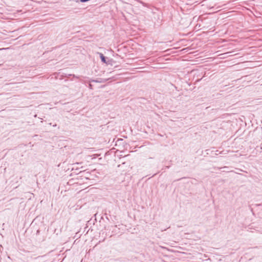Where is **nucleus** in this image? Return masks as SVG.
<instances>
[{"label":"nucleus","mask_w":262,"mask_h":262,"mask_svg":"<svg viewBox=\"0 0 262 262\" xmlns=\"http://www.w3.org/2000/svg\"><path fill=\"white\" fill-rule=\"evenodd\" d=\"M91 81L92 82H101V81L99 80L98 79L96 80H92Z\"/></svg>","instance_id":"f03ea898"},{"label":"nucleus","mask_w":262,"mask_h":262,"mask_svg":"<svg viewBox=\"0 0 262 262\" xmlns=\"http://www.w3.org/2000/svg\"><path fill=\"white\" fill-rule=\"evenodd\" d=\"M169 167H170L169 166H165V168H166H166H167V169H168V168H169Z\"/></svg>","instance_id":"39448f33"},{"label":"nucleus","mask_w":262,"mask_h":262,"mask_svg":"<svg viewBox=\"0 0 262 262\" xmlns=\"http://www.w3.org/2000/svg\"><path fill=\"white\" fill-rule=\"evenodd\" d=\"M100 54V57L101 59V60L102 62L106 63V64H110V62L112 61V59H108L107 61H106L107 58L103 55L102 53H99Z\"/></svg>","instance_id":"f257e3e1"},{"label":"nucleus","mask_w":262,"mask_h":262,"mask_svg":"<svg viewBox=\"0 0 262 262\" xmlns=\"http://www.w3.org/2000/svg\"><path fill=\"white\" fill-rule=\"evenodd\" d=\"M90 0H80V1L81 2V3H85V2H87L88 1H89Z\"/></svg>","instance_id":"7ed1b4c3"},{"label":"nucleus","mask_w":262,"mask_h":262,"mask_svg":"<svg viewBox=\"0 0 262 262\" xmlns=\"http://www.w3.org/2000/svg\"><path fill=\"white\" fill-rule=\"evenodd\" d=\"M73 77H76V78H78V77L75 76V75H73Z\"/></svg>","instance_id":"423d86ee"},{"label":"nucleus","mask_w":262,"mask_h":262,"mask_svg":"<svg viewBox=\"0 0 262 262\" xmlns=\"http://www.w3.org/2000/svg\"><path fill=\"white\" fill-rule=\"evenodd\" d=\"M89 88L91 89H92V85L91 84H89Z\"/></svg>","instance_id":"20e7f679"}]
</instances>
